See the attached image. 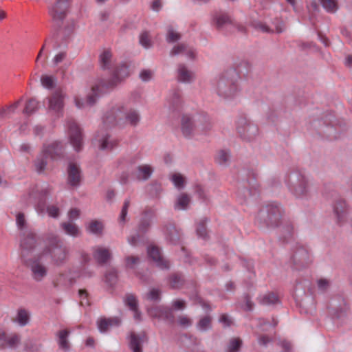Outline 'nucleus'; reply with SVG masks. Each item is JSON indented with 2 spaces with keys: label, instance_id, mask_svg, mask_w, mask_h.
Returning <instances> with one entry per match:
<instances>
[{
  "label": "nucleus",
  "instance_id": "19",
  "mask_svg": "<svg viewBox=\"0 0 352 352\" xmlns=\"http://www.w3.org/2000/svg\"><path fill=\"white\" fill-rule=\"evenodd\" d=\"M111 252L108 248L101 246L94 248L93 256L100 264L106 263L111 258Z\"/></svg>",
  "mask_w": 352,
  "mask_h": 352
},
{
  "label": "nucleus",
  "instance_id": "64",
  "mask_svg": "<svg viewBox=\"0 0 352 352\" xmlns=\"http://www.w3.org/2000/svg\"><path fill=\"white\" fill-rule=\"evenodd\" d=\"M219 322L224 324L226 327H229L232 323L231 320L226 314H223L219 318Z\"/></svg>",
  "mask_w": 352,
  "mask_h": 352
},
{
  "label": "nucleus",
  "instance_id": "61",
  "mask_svg": "<svg viewBox=\"0 0 352 352\" xmlns=\"http://www.w3.org/2000/svg\"><path fill=\"white\" fill-rule=\"evenodd\" d=\"M16 223L19 228L22 230L25 226V220L23 214L19 213L16 216Z\"/></svg>",
  "mask_w": 352,
  "mask_h": 352
},
{
  "label": "nucleus",
  "instance_id": "35",
  "mask_svg": "<svg viewBox=\"0 0 352 352\" xmlns=\"http://www.w3.org/2000/svg\"><path fill=\"white\" fill-rule=\"evenodd\" d=\"M230 19L227 14H218L214 17V22L218 29L223 28L224 25L230 23Z\"/></svg>",
  "mask_w": 352,
  "mask_h": 352
},
{
  "label": "nucleus",
  "instance_id": "25",
  "mask_svg": "<svg viewBox=\"0 0 352 352\" xmlns=\"http://www.w3.org/2000/svg\"><path fill=\"white\" fill-rule=\"evenodd\" d=\"M290 190L297 197H302L307 192V182L305 177H302L297 184L293 187H289Z\"/></svg>",
  "mask_w": 352,
  "mask_h": 352
},
{
  "label": "nucleus",
  "instance_id": "58",
  "mask_svg": "<svg viewBox=\"0 0 352 352\" xmlns=\"http://www.w3.org/2000/svg\"><path fill=\"white\" fill-rule=\"evenodd\" d=\"M329 286V282L328 280L321 278L318 280V289L321 291H325Z\"/></svg>",
  "mask_w": 352,
  "mask_h": 352
},
{
  "label": "nucleus",
  "instance_id": "16",
  "mask_svg": "<svg viewBox=\"0 0 352 352\" xmlns=\"http://www.w3.org/2000/svg\"><path fill=\"white\" fill-rule=\"evenodd\" d=\"M67 172L69 184L72 186L79 185L82 176L78 165L73 162L69 163Z\"/></svg>",
  "mask_w": 352,
  "mask_h": 352
},
{
  "label": "nucleus",
  "instance_id": "31",
  "mask_svg": "<svg viewBox=\"0 0 352 352\" xmlns=\"http://www.w3.org/2000/svg\"><path fill=\"white\" fill-rule=\"evenodd\" d=\"M96 140L100 144V148L102 150L111 149L117 144L116 140H109V136L107 135H103L102 137H99V135H98Z\"/></svg>",
  "mask_w": 352,
  "mask_h": 352
},
{
  "label": "nucleus",
  "instance_id": "40",
  "mask_svg": "<svg viewBox=\"0 0 352 352\" xmlns=\"http://www.w3.org/2000/svg\"><path fill=\"white\" fill-rule=\"evenodd\" d=\"M242 344V341L240 338H233L230 340L227 352H238Z\"/></svg>",
  "mask_w": 352,
  "mask_h": 352
},
{
  "label": "nucleus",
  "instance_id": "10",
  "mask_svg": "<svg viewBox=\"0 0 352 352\" xmlns=\"http://www.w3.org/2000/svg\"><path fill=\"white\" fill-rule=\"evenodd\" d=\"M69 8V0H58L50 10V14L56 21L63 20Z\"/></svg>",
  "mask_w": 352,
  "mask_h": 352
},
{
  "label": "nucleus",
  "instance_id": "8",
  "mask_svg": "<svg viewBox=\"0 0 352 352\" xmlns=\"http://www.w3.org/2000/svg\"><path fill=\"white\" fill-rule=\"evenodd\" d=\"M68 128L71 144L75 151H80L82 148V135L80 129L74 120L68 122Z\"/></svg>",
  "mask_w": 352,
  "mask_h": 352
},
{
  "label": "nucleus",
  "instance_id": "43",
  "mask_svg": "<svg viewBox=\"0 0 352 352\" xmlns=\"http://www.w3.org/2000/svg\"><path fill=\"white\" fill-rule=\"evenodd\" d=\"M211 319L209 316L201 318L197 324V328L200 331H205L210 327Z\"/></svg>",
  "mask_w": 352,
  "mask_h": 352
},
{
  "label": "nucleus",
  "instance_id": "29",
  "mask_svg": "<svg viewBox=\"0 0 352 352\" xmlns=\"http://www.w3.org/2000/svg\"><path fill=\"white\" fill-rule=\"evenodd\" d=\"M125 302L127 306L134 312V318L140 320V313L138 310V302L135 297L132 294H129L125 298Z\"/></svg>",
  "mask_w": 352,
  "mask_h": 352
},
{
  "label": "nucleus",
  "instance_id": "54",
  "mask_svg": "<svg viewBox=\"0 0 352 352\" xmlns=\"http://www.w3.org/2000/svg\"><path fill=\"white\" fill-rule=\"evenodd\" d=\"M129 206H130V201L129 199L125 200V201L124 203V206H123L122 211H121L120 217V221H125V218L127 214V210H128Z\"/></svg>",
  "mask_w": 352,
  "mask_h": 352
},
{
  "label": "nucleus",
  "instance_id": "13",
  "mask_svg": "<svg viewBox=\"0 0 352 352\" xmlns=\"http://www.w3.org/2000/svg\"><path fill=\"white\" fill-rule=\"evenodd\" d=\"M148 255L161 269H168L169 267L168 261L163 258L157 247L150 245L148 248Z\"/></svg>",
  "mask_w": 352,
  "mask_h": 352
},
{
  "label": "nucleus",
  "instance_id": "63",
  "mask_svg": "<svg viewBox=\"0 0 352 352\" xmlns=\"http://www.w3.org/2000/svg\"><path fill=\"white\" fill-rule=\"evenodd\" d=\"M65 56L66 54L65 52H60L54 56L53 62L54 64L57 65L61 63L65 59Z\"/></svg>",
  "mask_w": 352,
  "mask_h": 352
},
{
  "label": "nucleus",
  "instance_id": "32",
  "mask_svg": "<svg viewBox=\"0 0 352 352\" xmlns=\"http://www.w3.org/2000/svg\"><path fill=\"white\" fill-rule=\"evenodd\" d=\"M267 211L269 220L271 221L272 224H274L273 221H274V225L276 226L277 221L281 214L280 208L277 205L272 206Z\"/></svg>",
  "mask_w": 352,
  "mask_h": 352
},
{
  "label": "nucleus",
  "instance_id": "23",
  "mask_svg": "<svg viewBox=\"0 0 352 352\" xmlns=\"http://www.w3.org/2000/svg\"><path fill=\"white\" fill-rule=\"evenodd\" d=\"M69 331L67 329H62L57 333L58 344L59 348L64 351H68L70 345L68 340Z\"/></svg>",
  "mask_w": 352,
  "mask_h": 352
},
{
  "label": "nucleus",
  "instance_id": "57",
  "mask_svg": "<svg viewBox=\"0 0 352 352\" xmlns=\"http://www.w3.org/2000/svg\"><path fill=\"white\" fill-rule=\"evenodd\" d=\"M151 225V220L150 219H143L140 225H139V230L141 232H145L148 230Z\"/></svg>",
  "mask_w": 352,
  "mask_h": 352
},
{
  "label": "nucleus",
  "instance_id": "5",
  "mask_svg": "<svg viewBox=\"0 0 352 352\" xmlns=\"http://www.w3.org/2000/svg\"><path fill=\"white\" fill-rule=\"evenodd\" d=\"M49 247L43 253V255L50 253L52 260L56 265L63 263L67 258L68 254L67 248L64 246L60 240L53 236L49 239Z\"/></svg>",
  "mask_w": 352,
  "mask_h": 352
},
{
  "label": "nucleus",
  "instance_id": "11",
  "mask_svg": "<svg viewBox=\"0 0 352 352\" xmlns=\"http://www.w3.org/2000/svg\"><path fill=\"white\" fill-rule=\"evenodd\" d=\"M150 316L167 320L171 323L174 321V315L171 309L164 307H157L148 309Z\"/></svg>",
  "mask_w": 352,
  "mask_h": 352
},
{
  "label": "nucleus",
  "instance_id": "18",
  "mask_svg": "<svg viewBox=\"0 0 352 352\" xmlns=\"http://www.w3.org/2000/svg\"><path fill=\"white\" fill-rule=\"evenodd\" d=\"M146 340V334L142 332L137 334L134 332L130 334L129 346L133 352H142V345Z\"/></svg>",
  "mask_w": 352,
  "mask_h": 352
},
{
  "label": "nucleus",
  "instance_id": "4",
  "mask_svg": "<svg viewBox=\"0 0 352 352\" xmlns=\"http://www.w3.org/2000/svg\"><path fill=\"white\" fill-rule=\"evenodd\" d=\"M63 153V146L60 142L54 141L43 146L41 156L36 160L35 166L38 173L45 170L47 160H55Z\"/></svg>",
  "mask_w": 352,
  "mask_h": 352
},
{
  "label": "nucleus",
  "instance_id": "30",
  "mask_svg": "<svg viewBox=\"0 0 352 352\" xmlns=\"http://www.w3.org/2000/svg\"><path fill=\"white\" fill-rule=\"evenodd\" d=\"M334 212L337 216L338 221L341 223L346 217V203L341 200L334 206Z\"/></svg>",
  "mask_w": 352,
  "mask_h": 352
},
{
  "label": "nucleus",
  "instance_id": "55",
  "mask_svg": "<svg viewBox=\"0 0 352 352\" xmlns=\"http://www.w3.org/2000/svg\"><path fill=\"white\" fill-rule=\"evenodd\" d=\"M47 213L49 216L56 218L58 217L59 214V208L56 206H50L47 208Z\"/></svg>",
  "mask_w": 352,
  "mask_h": 352
},
{
  "label": "nucleus",
  "instance_id": "27",
  "mask_svg": "<svg viewBox=\"0 0 352 352\" xmlns=\"http://www.w3.org/2000/svg\"><path fill=\"white\" fill-rule=\"evenodd\" d=\"M103 229V223L102 221L98 220H92L86 226L87 232L96 235H101L102 234Z\"/></svg>",
  "mask_w": 352,
  "mask_h": 352
},
{
  "label": "nucleus",
  "instance_id": "49",
  "mask_svg": "<svg viewBox=\"0 0 352 352\" xmlns=\"http://www.w3.org/2000/svg\"><path fill=\"white\" fill-rule=\"evenodd\" d=\"M80 296V304L81 306H89V301L88 298V293L85 289H80L78 292Z\"/></svg>",
  "mask_w": 352,
  "mask_h": 352
},
{
  "label": "nucleus",
  "instance_id": "21",
  "mask_svg": "<svg viewBox=\"0 0 352 352\" xmlns=\"http://www.w3.org/2000/svg\"><path fill=\"white\" fill-rule=\"evenodd\" d=\"M170 56H175L177 54H185L190 58L195 57V53L192 48L186 46L185 44H178L173 47L170 52Z\"/></svg>",
  "mask_w": 352,
  "mask_h": 352
},
{
  "label": "nucleus",
  "instance_id": "6",
  "mask_svg": "<svg viewBox=\"0 0 352 352\" xmlns=\"http://www.w3.org/2000/svg\"><path fill=\"white\" fill-rule=\"evenodd\" d=\"M236 130L241 138L248 140L252 139L258 133V127L242 116L237 120Z\"/></svg>",
  "mask_w": 352,
  "mask_h": 352
},
{
  "label": "nucleus",
  "instance_id": "41",
  "mask_svg": "<svg viewBox=\"0 0 352 352\" xmlns=\"http://www.w3.org/2000/svg\"><path fill=\"white\" fill-rule=\"evenodd\" d=\"M38 108V102L36 100L32 98L30 99L25 107L23 113L28 115L32 113Z\"/></svg>",
  "mask_w": 352,
  "mask_h": 352
},
{
  "label": "nucleus",
  "instance_id": "44",
  "mask_svg": "<svg viewBox=\"0 0 352 352\" xmlns=\"http://www.w3.org/2000/svg\"><path fill=\"white\" fill-rule=\"evenodd\" d=\"M180 34L175 32L172 28H169L167 32L166 39L169 43L175 42L180 38Z\"/></svg>",
  "mask_w": 352,
  "mask_h": 352
},
{
  "label": "nucleus",
  "instance_id": "17",
  "mask_svg": "<svg viewBox=\"0 0 352 352\" xmlns=\"http://www.w3.org/2000/svg\"><path fill=\"white\" fill-rule=\"evenodd\" d=\"M36 243V234L32 231H26L23 232L21 240V247L23 250V255L24 251H28L34 248Z\"/></svg>",
  "mask_w": 352,
  "mask_h": 352
},
{
  "label": "nucleus",
  "instance_id": "26",
  "mask_svg": "<svg viewBox=\"0 0 352 352\" xmlns=\"http://www.w3.org/2000/svg\"><path fill=\"white\" fill-rule=\"evenodd\" d=\"M153 170L152 167L149 165L139 166L135 173V177L140 180H146L151 177Z\"/></svg>",
  "mask_w": 352,
  "mask_h": 352
},
{
  "label": "nucleus",
  "instance_id": "24",
  "mask_svg": "<svg viewBox=\"0 0 352 352\" xmlns=\"http://www.w3.org/2000/svg\"><path fill=\"white\" fill-rule=\"evenodd\" d=\"M178 80L182 82H190L195 78L194 74L188 70L184 65L178 67Z\"/></svg>",
  "mask_w": 352,
  "mask_h": 352
},
{
  "label": "nucleus",
  "instance_id": "28",
  "mask_svg": "<svg viewBox=\"0 0 352 352\" xmlns=\"http://www.w3.org/2000/svg\"><path fill=\"white\" fill-rule=\"evenodd\" d=\"M61 228L65 232L73 237H77L80 235L81 232L78 227L72 222H65L61 223Z\"/></svg>",
  "mask_w": 352,
  "mask_h": 352
},
{
  "label": "nucleus",
  "instance_id": "34",
  "mask_svg": "<svg viewBox=\"0 0 352 352\" xmlns=\"http://www.w3.org/2000/svg\"><path fill=\"white\" fill-rule=\"evenodd\" d=\"M259 302L263 305H274L278 302V296L274 293L265 294L259 298Z\"/></svg>",
  "mask_w": 352,
  "mask_h": 352
},
{
  "label": "nucleus",
  "instance_id": "22",
  "mask_svg": "<svg viewBox=\"0 0 352 352\" xmlns=\"http://www.w3.org/2000/svg\"><path fill=\"white\" fill-rule=\"evenodd\" d=\"M100 67L104 69H110L113 65L112 53L109 50H104L100 55Z\"/></svg>",
  "mask_w": 352,
  "mask_h": 352
},
{
  "label": "nucleus",
  "instance_id": "59",
  "mask_svg": "<svg viewBox=\"0 0 352 352\" xmlns=\"http://www.w3.org/2000/svg\"><path fill=\"white\" fill-rule=\"evenodd\" d=\"M172 306L175 309L182 310L186 307V303L182 300H176L173 302Z\"/></svg>",
  "mask_w": 352,
  "mask_h": 352
},
{
  "label": "nucleus",
  "instance_id": "7",
  "mask_svg": "<svg viewBox=\"0 0 352 352\" xmlns=\"http://www.w3.org/2000/svg\"><path fill=\"white\" fill-rule=\"evenodd\" d=\"M66 94L63 90L55 91L48 98V109L50 112L56 114L58 116L62 115L64 108V100Z\"/></svg>",
  "mask_w": 352,
  "mask_h": 352
},
{
  "label": "nucleus",
  "instance_id": "42",
  "mask_svg": "<svg viewBox=\"0 0 352 352\" xmlns=\"http://www.w3.org/2000/svg\"><path fill=\"white\" fill-rule=\"evenodd\" d=\"M29 320V314L24 309L19 310L17 314V322L21 325H25Z\"/></svg>",
  "mask_w": 352,
  "mask_h": 352
},
{
  "label": "nucleus",
  "instance_id": "1",
  "mask_svg": "<svg viewBox=\"0 0 352 352\" xmlns=\"http://www.w3.org/2000/svg\"><path fill=\"white\" fill-rule=\"evenodd\" d=\"M129 76V67L126 64L121 65L113 71L112 78L108 83L101 82L92 86L91 92L89 93L85 100L81 99L78 96H75L74 103L76 107L80 109L94 105L98 97L105 89L114 87Z\"/></svg>",
  "mask_w": 352,
  "mask_h": 352
},
{
  "label": "nucleus",
  "instance_id": "38",
  "mask_svg": "<svg viewBox=\"0 0 352 352\" xmlns=\"http://www.w3.org/2000/svg\"><path fill=\"white\" fill-rule=\"evenodd\" d=\"M41 82L42 85L46 89H52L56 82V78L52 76L49 75H42L41 78Z\"/></svg>",
  "mask_w": 352,
  "mask_h": 352
},
{
  "label": "nucleus",
  "instance_id": "14",
  "mask_svg": "<svg viewBox=\"0 0 352 352\" xmlns=\"http://www.w3.org/2000/svg\"><path fill=\"white\" fill-rule=\"evenodd\" d=\"M181 129L183 135L186 138H190L196 134V128L195 127L194 118L188 115H184L182 118Z\"/></svg>",
  "mask_w": 352,
  "mask_h": 352
},
{
  "label": "nucleus",
  "instance_id": "9",
  "mask_svg": "<svg viewBox=\"0 0 352 352\" xmlns=\"http://www.w3.org/2000/svg\"><path fill=\"white\" fill-rule=\"evenodd\" d=\"M196 134H206L212 128L210 117L206 113H201L194 117Z\"/></svg>",
  "mask_w": 352,
  "mask_h": 352
},
{
  "label": "nucleus",
  "instance_id": "2",
  "mask_svg": "<svg viewBox=\"0 0 352 352\" xmlns=\"http://www.w3.org/2000/svg\"><path fill=\"white\" fill-rule=\"evenodd\" d=\"M140 121L138 112L133 109L122 105H117L107 112L103 118L104 126L107 128L113 126L122 122H128L135 126Z\"/></svg>",
  "mask_w": 352,
  "mask_h": 352
},
{
  "label": "nucleus",
  "instance_id": "20",
  "mask_svg": "<svg viewBox=\"0 0 352 352\" xmlns=\"http://www.w3.org/2000/svg\"><path fill=\"white\" fill-rule=\"evenodd\" d=\"M121 320L118 317L110 318H100L98 320L97 324L100 332H105L111 327L120 325Z\"/></svg>",
  "mask_w": 352,
  "mask_h": 352
},
{
  "label": "nucleus",
  "instance_id": "45",
  "mask_svg": "<svg viewBox=\"0 0 352 352\" xmlns=\"http://www.w3.org/2000/svg\"><path fill=\"white\" fill-rule=\"evenodd\" d=\"M140 43L145 48H148L151 46V41L148 32H145L140 34Z\"/></svg>",
  "mask_w": 352,
  "mask_h": 352
},
{
  "label": "nucleus",
  "instance_id": "48",
  "mask_svg": "<svg viewBox=\"0 0 352 352\" xmlns=\"http://www.w3.org/2000/svg\"><path fill=\"white\" fill-rule=\"evenodd\" d=\"M117 279L116 272L114 270H111L105 274V282L110 285H113Z\"/></svg>",
  "mask_w": 352,
  "mask_h": 352
},
{
  "label": "nucleus",
  "instance_id": "60",
  "mask_svg": "<svg viewBox=\"0 0 352 352\" xmlns=\"http://www.w3.org/2000/svg\"><path fill=\"white\" fill-rule=\"evenodd\" d=\"M80 211L77 208H72L68 212V217L70 220H75L80 216Z\"/></svg>",
  "mask_w": 352,
  "mask_h": 352
},
{
  "label": "nucleus",
  "instance_id": "53",
  "mask_svg": "<svg viewBox=\"0 0 352 352\" xmlns=\"http://www.w3.org/2000/svg\"><path fill=\"white\" fill-rule=\"evenodd\" d=\"M148 299L151 300H158L160 298V291L157 289H152L147 295Z\"/></svg>",
  "mask_w": 352,
  "mask_h": 352
},
{
  "label": "nucleus",
  "instance_id": "33",
  "mask_svg": "<svg viewBox=\"0 0 352 352\" xmlns=\"http://www.w3.org/2000/svg\"><path fill=\"white\" fill-rule=\"evenodd\" d=\"M190 201V197L186 193H182L178 197L175 204V208L177 210H184L186 208Z\"/></svg>",
  "mask_w": 352,
  "mask_h": 352
},
{
  "label": "nucleus",
  "instance_id": "62",
  "mask_svg": "<svg viewBox=\"0 0 352 352\" xmlns=\"http://www.w3.org/2000/svg\"><path fill=\"white\" fill-rule=\"evenodd\" d=\"M139 261L138 257L129 256L126 259V265L129 267H133Z\"/></svg>",
  "mask_w": 352,
  "mask_h": 352
},
{
  "label": "nucleus",
  "instance_id": "52",
  "mask_svg": "<svg viewBox=\"0 0 352 352\" xmlns=\"http://www.w3.org/2000/svg\"><path fill=\"white\" fill-rule=\"evenodd\" d=\"M19 342V338L17 335L7 336V346L14 347Z\"/></svg>",
  "mask_w": 352,
  "mask_h": 352
},
{
  "label": "nucleus",
  "instance_id": "12",
  "mask_svg": "<svg viewBox=\"0 0 352 352\" xmlns=\"http://www.w3.org/2000/svg\"><path fill=\"white\" fill-rule=\"evenodd\" d=\"M48 193L47 190H42L41 192H32L29 195L28 203L34 204L38 211L42 212L44 210L45 196Z\"/></svg>",
  "mask_w": 352,
  "mask_h": 352
},
{
  "label": "nucleus",
  "instance_id": "50",
  "mask_svg": "<svg viewBox=\"0 0 352 352\" xmlns=\"http://www.w3.org/2000/svg\"><path fill=\"white\" fill-rule=\"evenodd\" d=\"M197 233L198 236L200 237H202L204 239L206 238L207 232H206V220L203 219L201 220L197 228Z\"/></svg>",
  "mask_w": 352,
  "mask_h": 352
},
{
  "label": "nucleus",
  "instance_id": "51",
  "mask_svg": "<svg viewBox=\"0 0 352 352\" xmlns=\"http://www.w3.org/2000/svg\"><path fill=\"white\" fill-rule=\"evenodd\" d=\"M177 323L183 327H188L192 324L191 319L187 316H179L177 318Z\"/></svg>",
  "mask_w": 352,
  "mask_h": 352
},
{
  "label": "nucleus",
  "instance_id": "36",
  "mask_svg": "<svg viewBox=\"0 0 352 352\" xmlns=\"http://www.w3.org/2000/svg\"><path fill=\"white\" fill-rule=\"evenodd\" d=\"M170 179L177 188H182L184 187L186 179L185 177L180 173H175L170 175Z\"/></svg>",
  "mask_w": 352,
  "mask_h": 352
},
{
  "label": "nucleus",
  "instance_id": "47",
  "mask_svg": "<svg viewBox=\"0 0 352 352\" xmlns=\"http://www.w3.org/2000/svg\"><path fill=\"white\" fill-rule=\"evenodd\" d=\"M181 103L182 100L179 93L173 94L171 101L170 102V108L175 110L180 107Z\"/></svg>",
  "mask_w": 352,
  "mask_h": 352
},
{
  "label": "nucleus",
  "instance_id": "46",
  "mask_svg": "<svg viewBox=\"0 0 352 352\" xmlns=\"http://www.w3.org/2000/svg\"><path fill=\"white\" fill-rule=\"evenodd\" d=\"M183 283V279L178 274H173L170 277V284L172 288H179Z\"/></svg>",
  "mask_w": 352,
  "mask_h": 352
},
{
  "label": "nucleus",
  "instance_id": "37",
  "mask_svg": "<svg viewBox=\"0 0 352 352\" xmlns=\"http://www.w3.org/2000/svg\"><path fill=\"white\" fill-rule=\"evenodd\" d=\"M320 3L328 12L334 13L338 10V2L336 0H320Z\"/></svg>",
  "mask_w": 352,
  "mask_h": 352
},
{
  "label": "nucleus",
  "instance_id": "15",
  "mask_svg": "<svg viewBox=\"0 0 352 352\" xmlns=\"http://www.w3.org/2000/svg\"><path fill=\"white\" fill-rule=\"evenodd\" d=\"M43 256H41L38 259L33 261L30 265L33 278L37 281L41 280L47 275V267L41 263Z\"/></svg>",
  "mask_w": 352,
  "mask_h": 352
},
{
  "label": "nucleus",
  "instance_id": "56",
  "mask_svg": "<svg viewBox=\"0 0 352 352\" xmlns=\"http://www.w3.org/2000/svg\"><path fill=\"white\" fill-rule=\"evenodd\" d=\"M153 73L151 70L145 69L141 72L140 77L143 81H148L151 79Z\"/></svg>",
  "mask_w": 352,
  "mask_h": 352
},
{
  "label": "nucleus",
  "instance_id": "39",
  "mask_svg": "<svg viewBox=\"0 0 352 352\" xmlns=\"http://www.w3.org/2000/svg\"><path fill=\"white\" fill-rule=\"evenodd\" d=\"M230 160V154L226 151H220L217 153L215 160L221 165H225Z\"/></svg>",
  "mask_w": 352,
  "mask_h": 352
},
{
  "label": "nucleus",
  "instance_id": "3",
  "mask_svg": "<svg viewBox=\"0 0 352 352\" xmlns=\"http://www.w3.org/2000/svg\"><path fill=\"white\" fill-rule=\"evenodd\" d=\"M236 77L237 74L234 69L220 74L214 82L217 94L225 99L232 98L236 96L240 91Z\"/></svg>",
  "mask_w": 352,
  "mask_h": 352
}]
</instances>
